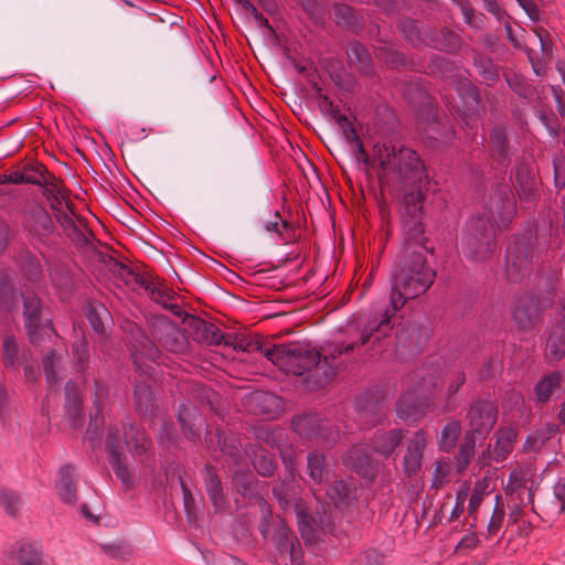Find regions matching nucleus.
<instances>
[{"label":"nucleus","instance_id":"nucleus-1","mask_svg":"<svg viewBox=\"0 0 565 565\" xmlns=\"http://www.w3.org/2000/svg\"><path fill=\"white\" fill-rule=\"evenodd\" d=\"M224 343L232 345L236 351L263 353L286 373L302 376L306 385L313 390L332 382L343 366L341 355L352 352L355 348L354 343H350L343 348L334 347L326 353L299 342L266 348L260 337L252 334H236L234 338L226 335Z\"/></svg>","mask_w":565,"mask_h":565},{"label":"nucleus","instance_id":"nucleus-2","mask_svg":"<svg viewBox=\"0 0 565 565\" xmlns=\"http://www.w3.org/2000/svg\"><path fill=\"white\" fill-rule=\"evenodd\" d=\"M418 234L409 235L407 228L404 232V246L401 259L394 267L391 282V306L385 310L380 321L370 322L361 333V344L379 342L386 337L391 328V318L397 310L412 299L424 295L434 282L435 271L427 265L426 237L424 236L423 222L418 224Z\"/></svg>","mask_w":565,"mask_h":565},{"label":"nucleus","instance_id":"nucleus-3","mask_svg":"<svg viewBox=\"0 0 565 565\" xmlns=\"http://www.w3.org/2000/svg\"><path fill=\"white\" fill-rule=\"evenodd\" d=\"M374 157L385 181L396 185L401 192L402 227L416 236L429 184L424 161L415 150L391 143L375 145Z\"/></svg>","mask_w":565,"mask_h":565},{"label":"nucleus","instance_id":"nucleus-4","mask_svg":"<svg viewBox=\"0 0 565 565\" xmlns=\"http://www.w3.org/2000/svg\"><path fill=\"white\" fill-rule=\"evenodd\" d=\"M515 215V201L508 185H498L486 201L483 211L470 218L462 232L463 255L473 260L488 259L497 248V233L507 228Z\"/></svg>","mask_w":565,"mask_h":565},{"label":"nucleus","instance_id":"nucleus-5","mask_svg":"<svg viewBox=\"0 0 565 565\" xmlns=\"http://www.w3.org/2000/svg\"><path fill=\"white\" fill-rule=\"evenodd\" d=\"M262 520L259 532L265 539L271 537L280 555H289L294 562L300 556V546L292 531L280 518H274L266 501L259 503Z\"/></svg>","mask_w":565,"mask_h":565},{"label":"nucleus","instance_id":"nucleus-6","mask_svg":"<svg viewBox=\"0 0 565 565\" xmlns=\"http://www.w3.org/2000/svg\"><path fill=\"white\" fill-rule=\"evenodd\" d=\"M23 300L24 328L30 342L40 347L56 339V331L51 320L43 317L42 302L34 291L25 290L21 294Z\"/></svg>","mask_w":565,"mask_h":565},{"label":"nucleus","instance_id":"nucleus-7","mask_svg":"<svg viewBox=\"0 0 565 565\" xmlns=\"http://www.w3.org/2000/svg\"><path fill=\"white\" fill-rule=\"evenodd\" d=\"M536 241V236L529 232L508 247L505 275L510 281L518 282L530 273L531 264L537 257Z\"/></svg>","mask_w":565,"mask_h":565},{"label":"nucleus","instance_id":"nucleus-8","mask_svg":"<svg viewBox=\"0 0 565 565\" xmlns=\"http://www.w3.org/2000/svg\"><path fill=\"white\" fill-rule=\"evenodd\" d=\"M295 513L301 537L306 543L317 542L323 534L333 531L335 516L330 508L322 505V512H312L298 502L295 504Z\"/></svg>","mask_w":565,"mask_h":565},{"label":"nucleus","instance_id":"nucleus-9","mask_svg":"<svg viewBox=\"0 0 565 565\" xmlns=\"http://www.w3.org/2000/svg\"><path fill=\"white\" fill-rule=\"evenodd\" d=\"M294 430L301 437L317 443H333L338 431L334 425L320 414H302L294 418Z\"/></svg>","mask_w":565,"mask_h":565},{"label":"nucleus","instance_id":"nucleus-10","mask_svg":"<svg viewBox=\"0 0 565 565\" xmlns=\"http://www.w3.org/2000/svg\"><path fill=\"white\" fill-rule=\"evenodd\" d=\"M535 490L534 472L530 468L516 467L510 472L505 493L518 509L533 502Z\"/></svg>","mask_w":565,"mask_h":565},{"label":"nucleus","instance_id":"nucleus-11","mask_svg":"<svg viewBox=\"0 0 565 565\" xmlns=\"http://www.w3.org/2000/svg\"><path fill=\"white\" fill-rule=\"evenodd\" d=\"M43 352L42 365L49 385L58 384L65 376V366L67 363V351L58 334L51 342L42 344Z\"/></svg>","mask_w":565,"mask_h":565},{"label":"nucleus","instance_id":"nucleus-12","mask_svg":"<svg viewBox=\"0 0 565 565\" xmlns=\"http://www.w3.org/2000/svg\"><path fill=\"white\" fill-rule=\"evenodd\" d=\"M511 317L518 330L524 332L533 330L542 319L539 299L530 295L515 298L511 307Z\"/></svg>","mask_w":565,"mask_h":565},{"label":"nucleus","instance_id":"nucleus-13","mask_svg":"<svg viewBox=\"0 0 565 565\" xmlns=\"http://www.w3.org/2000/svg\"><path fill=\"white\" fill-rule=\"evenodd\" d=\"M469 431L476 438L487 436L497 422V409L491 402H476L468 413Z\"/></svg>","mask_w":565,"mask_h":565},{"label":"nucleus","instance_id":"nucleus-14","mask_svg":"<svg viewBox=\"0 0 565 565\" xmlns=\"http://www.w3.org/2000/svg\"><path fill=\"white\" fill-rule=\"evenodd\" d=\"M429 330L418 324H409L396 333V347L401 353L416 354L427 344Z\"/></svg>","mask_w":565,"mask_h":565},{"label":"nucleus","instance_id":"nucleus-15","mask_svg":"<svg viewBox=\"0 0 565 565\" xmlns=\"http://www.w3.org/2000/svg\"><path fill=\"white\" fill-rule=\"evenodd\" d=\"M355 407L365 425H375L384 415L385 404L377 392H366L358 397Z\"/></svg>","mask_w":565,"mask_h":565},{"label":"nucleus","instance_id":"nucleus-16","mask_svg":"<svg viewBox=\"0 0 565 565\" xmlns=\"http://www.w3.org/2000/svg\"><path fill=\"white\" fill-rule=\"evenodd\" d=\"M128 275L131 276V278L137 285L142 287L148 292V295L153 301L160 303L161 306L169 309L177 316L181 315L180 307L177 303L172 302L173 295L169 289L162 288L159 282L149 280L131 270H128Z\"/></svg>","mask_w":565,"mask_h":565},{"label":"nucleus","instance_id":"nucleus-17","mask_svg":"<svg viewBox=\"0 0 565 565\" xmlns=\"http://www.w3.org/2000/svg\"><path fill=\"white\" fill-rule=\"evenodd\" d=\"M514 186L521 201H535L537 181L535 179L534 169L530 163L522 161L518 164Z\"/></svg>","mask_w":565,"mask_h":565},{"label":"nucleus","instance_id":"nucleus-18","mask_svg":"<svg viewBox=\"0 0 565 565\" xmlns=\"http://www.w3.org/2000/svg\"><path fill=\"white\" fill-rule=\"evenodd\" d=\"M326 495L335 510H349L355 501L354 488L344 480L329 481Z\"/></svg>","mask_w":565,"mask_h":565},{"label":"nucleus","instance_id":"nucleus-19","mask_svg":"<svg viewBox=\"0 0 565 565\" xmlns=\"http://www.w3.org/2000/svg\"><path fill=\"white\" fill-rule=\"evenodd\" d=\"M203 483L214 511L216 513L225 512L228 508V501L224 493L221 479L211 466H205L204 468Z\"/></svg>","mask_w":565,"mask_h":565},{"label":"nucleus","instance_id":"nucleus-20","mask_svg":"<svg viewBox=\"0 0 565 565\" xmlns=\"http://www.w3.org/2000/svg\"><path fill=\"white\" fill-rule=\"evenodd\" d=\"M106 447L109 454L110 463L116 476L121 480L124 484L129 486L131 482V473L127 465L121 459L119 452L121 449V439L119 438V433L117 429L110 428L108 430Z\"/></svg>","mask_w":565,"mask_h":565},{"label":"nucleus","instance_id":"nucleus-21","mask_svg":"<svg viewBox=\"0 0 565 565\" xmlns=\"http://www.w3.org/2000/svg\"><path fill=\"white\" fill-rule=\"evenodd\" d=\"M565 391V375L554 371L545 374L535 385L534 392L540 403H547Z\"/></svg>","mask_w":565,"mask_h":565},{"label":"nucleus","instance_id":"nucleus-22","mask_svg":"<svg viewBox=\"0 0 565 565\" xmlns=\"http://www.w3.org/2000/svg\"><path fill=\"white\" fill-rule=\"evenodd\" d=\"M1 354L4 366L14 371L29 358V352L19 345L15 337L9 331L2 332Z\"/></svg>","mask_w":565,"mask_h":565},{"label":"nucleus","instance_id":"nucleus-23","mask_svg":"<svg viewBox=\"0 0 565 565\" xmlns=\"http://www.w3.org/2000/svg\"><path fill=\"white\" fill-rule=\"evenodd\" d=\"M307 473L316 484L329 482L333 477V470L330 461L318 450H312L308 454Z\"/></svg>","mask_w":565,"mask_h":565},{"label":"nucleus","instance_id":"nucleus-24","mask_svg":"<svg viewBox=\"0 0 565 565\" xmlns=\"http://www.w3.org/2000/svg\"><path fill=\"white\" fill-rule=\"evenodd\" d=\"M545 355L552 362L559 361L565 356V313L552 326L546 341Z\"/></svg>","mask_w":565,"mask_h":565},{"label":"nucleus","instance_id":"nucleus-25","mask_svg":"<svg viewBox=\"0 0 565 565\" xmlns=\"http://www.w3.org/2000/svg\"><path fill=\"white\" fill-rule=\"evenodd\" d=\"M425 447L426 435L423 430H418L411 439L404 457V469L407 476L416 475L420 470Z\"/></svg>","mask_w":565,"mask_h":565},{"label":"nucleus","instance_id":"nucleus-26","mask_svg":"<svg viewBox=\"0 0 565 565\" xmlns=\"http://www.w3.org/2000/svg\"><path fill=\"white\" fill-rule=\"evenodd\" d=\"M343 463L362 477L369 479L374 477V465L365 449L360 446H354L348 450L343 456Z\"/></svg>","mask_w":565,"mask_h":565},{"label":"nucleus","instance_id":"nucleus-27","mask_svg":"<svg viewBox=\"0 0 565 565\" xmlns=\"http://www.w3.org/2000/svg\"><path fill=\"white\" fill-rule=\"evenodd\" d=\"M26 216L31 231L36 235L46 236L53 231V221L42 205L30 203L26 206Z\"/></svg>","mask_w":565,"mask_h":565},{"label":"nucleus","instance_id":"nucleus-28","mask_svg":"<svg viewBox=\"0 0 565 565\" xmlns=\"http://www.w3.org/2000/svg\"><path fill=\"white\" fill-rule=\"evenodd\" d=\"M335 23L352 33H359L363 29V17L352 7L345 3H335L333 7Z\"/></svg>","mask_w":565,"mask_h":565},{"label":"nucleus","instance_id":"nucleus-29","mask_svg":"<svg viewBox=\"0 0 565 565\" xmlns=\"http://www.w3.org/2000/svg\"><path fill=\"white\" fill-rule=\"evenodd\" d=\"M124 444L136 455L145 454L150 447V439L146 433L127 418L124 423Z\"/></svg>","mask_w":565,"mask_h":565},{"label":"nucleus","instance_id":"nucleus-30","mask_svg":"<svg viewBox=\"0 0 565 565\" xmlns=\"http://www.w3.org/2000/svg\"><path fill=\"white\" fill-rule=\"evenodd\" d=\"M423 405L417 391H409L403 394L396 403L398 417L403 419L417 420L423 415Z\"/></svg>","mask_w":565,"mask_h":565},{"label":"nucleus","instance_id":"nucleus-31","mask_svg":"<svg viewBox=\"0 0 565 565\" xmlns=\"http://www.w3.org/2000/svg\"><path fill=\"white\" fill-rule=\"evenodd\" d=\"M349 64L358 72L370 75L373 72L372 58L366 47L358 42H351L347 50Z\"/></svg>","mask_w":565,"mask_h":565},{"label":"nucleus","instance_id":"nucleus-32","mask_svg":"<svg viewBox=\"0 0 565 565\" xmlns=\"http://www.w3.org/2000/svg\"><path fill=\"white\" fill-rule=\"evenodd\" d=\"M516 438L518 433L512 428L500 429L495 433V443L492 446L494 462L500 463L508 459Z\"/></svg>","mask_w":565,"mask_h":565},{"label":"nucleus","instance_id":"nucleus-33","mask_svg":"<svg viewBox=\"0 0 565 565\" xmlns=\"http://www.w3.org/2000/svg\"><path fill=\"white\" fill-rule=\"evenodd\" d=\"M403 437V429H392L390 431L376 433L372 440V448L376 452L388 457L399 446Z\"/></svg>","mask_w":565,"mask_h":565},{"label":"nucleus","instance_id":"nucleus-34","mask_svg":"<svg viewBox=\"0 0 565 565\" xmlns=\"http://www.w3.org/2000/svg\"><path fill=\"white\" fill-rule=\"evenodd\" d=\"M57 489L65 503L76 501V475L73 466L65 465L60 469Z\"/></svg>","mask_w":565,"mask_h":565},{"label":"nucleus","instance_id":"nucleus-35","mask_svg":"<svg viewBox=\"0 0 565 565\" xmlns=\"http://www.w3.org/2000/svg\"><path fill=\"white\" fill-rule=\"evenodd\" d=\"M178 419L188 438L193 439L199 435L203 420L196 407L182 405L179 409Z\"/></svg>","mask_w":565,"mask_h":565},{"label":"nucleus","instance_id":"nucleus-36","mask_svg":"<svg viewBox=\"0 0 565 565\" xmlns=\"http://www.w3.org/2000/svg\"><path fill=\"white\" fill-rule=\"evenodd\" d=\"M85 313L96 333H106L107 324L110 321V313L102 302L88 303L85 308Z\"/></svg>","mask_w":565,"mask_h":565},{"label":"nucleus","instance_id":"nucleus-37","mask_svg":"<svg viewBox=\"0 0 565 565\" xmlns=\"http://www.w3.org/2000/svg\"><path fill=\"white\" fill-rule=\"evenodd\" d=\"M12 556L20 565H49L43 558L41 547L36 543H22Z\"/></svg>","mask_w":565,"mask_h":565},{"label":"nucleus","instance_id":"nucleus-38","mask_svg":"<svg viewBox=\"0 0 565 565\" xmlns=\"http://www.w3.org/2000/svg\"><path fill=\"white\" fill-rule=\"evenodd\" d=\"M490 143L492 157L499 164L505 167L510 161V153L507 147V136L502 127H494L491 131Z\"/></svg>","mask_w":565,"mask_h":565},{"label":"nucleus","instance_id":"nucleus-39","mask_svg":"<svg viewBox=\"0 0 565 565\" xmlns=\"http://www.w3.org/2000/svg\"><path fill=\"white\" fill-rule=\"evenodd\" d=\"M44 172H47L44 166L39 163H31L24 166V168L21 171H13L11 180L13 184H43Z\"/></svg>","mask_w":565,"mask_h":565},{"label":"nucleus","instance_id":"nucleus-40","mask_svg":"<svg viewBox=\"0 0 565 565\" xmlns=\"http://www.w3.org/2000/svg\"><path fill=\"white\" fill-rule=\"evenodd\" d=\"M194 329L195 340L207 344H221L226 337L215 324L202 319L194 320Z\"/></svg>","mask_w":565,"mask_h":565},{"label":"nucleus","instance_id":"nucleus-41","mask_svg":"<svg viewBox=\"0 0 565 565\" xmlns=\"http://www.w3.org/2000/svg\"><path fill=\"white\" fill-rule=\"evenodd\" d=\"M248 401L250 405L255 406V411L268 416H274L280 409V401L273 394L255 392Z\"/></svg>","mask_w":565,"mask_h":565},{"label":"nucleus","instance_id":"nucleus-42","mask_svg":"<svg viewBox=\"0 0 565 565\" xmlns=\"http://www.w3.org/2000/svg\"><path fill=\"white\" fill-rule=\"evenodd\" d=\"M399 28L405 40L411 44H428L430 32L428 30H423L418 22L412 19H405L401 22Z\"/></svg>","mask_w":565,"mask_h":565},{"label":"nucleus","instance_id":"nucleus-43","mask_svg":"<svg viewBox=\"0 0 565 565\" xmlns=\"http://www.w3.org/2000/svg\"><path fill=\"white\" fill-rule=\"evenodd\" d=\"M428 44L439 50L455 52L460 49L461 41L458 34L444 28L435 36L429 34Z\"/></svg>","mask_w":565,"mask_h":565},{"label":"nucleus","instance_id":"nucleus-44","mask_svg":"<svg viewBox=\"0 0 565 565\" xmlns=\"http://www.w3.org/2000/svg\"><path fill=\"white\" fill-rule=\"evenodd\" d=\"M273 492L284 509L290 507L298 494L297 482L294 476L291 475L289 478L275 486Z\"/></svg>","mask_w":565,"mask_h":565},{"label":"nucleus","instance_id":"nucleus-45","mask_svg":"<svg viewBox=\"0 0 565 565\" xmlns=\"http://www.w3.org/2000/svg\"><path fill=\"white\" fill-rule=\"evenodd\" d=\"M475 447L476 437L472 434H467L456 456L455 467L458 473H463L468 469L475 457Z\"/></svg>","mask_w":565,"mask_h":565},{"label":"nucleus","instance_id":"nucleus-46","mask_svg":"<svg viewBox=\"0 0 565 565\" xmlns=\"http://www.w3.org/2000/svg\"><path fill=\"white\" fill-rule=\"evenodd\" d=\"M15 306L13 275L0 271V307L11 311Z\"/></svg>","mask_w":565,"mask_h":565},{"label":"nucleus","instance_id":"nucleus-47","mask_svg":"<svg viewBox=\"0 0 565 565\" xmlns=\"http://www.w3.org/2000/svg\"><path fill=\"white\" fill-rule=\"evenodd\" d=\"M380 42H383V44L375 49V55L380 61L390 67H397L404 63L403 54L397 51L393 43L382 39H380Z\"/></svg>","mask_w":565,"mask_h":565},{"label":"nucleus","instance_id":"nucleus-48","mask_svg":"<svg viewBox=\"0 0 565 565\" xmlns=\"http://www.w3.org/2000/svg\"><path fill=\"white\" fill-rule=\"evenodd\" d=\"M135 406L140 415L147 416L153 411V395L149 385L140 383L135 388Z\"/></svg>","mask_w":565,"mask_h":565},{"label":"nucleus","instance_id":"nucleus-49","mask_svg":"<svg viewBox=\"0 0 565 565\" xmlns=\"http://www.w3.org/2000/svg\"><path fill=\"white\" fill-rule=\"evenodd\" d=\"M460 96L465 106V111L470 117L479 113L480 97L477 88L470 83H465L460 87Z\"/></svg>","mask_w":565,"mask_h":565},{"label":"nucleus","instance_id":"nucleus-50","mask_svg":"<svg viewBox=\"0 0 565 565\" xmlns=\"http://www.w3.org/2000/svg\"><path fill=\"white\" fill-rule=\"evenodd\" d=\"M461 435V425L459 422L448 423L441 430L439 439V448L443 451H450L457 444L459 436Z\"/></svg>","mask_w":565,"mask_h":565},{"label":"nucleus","instance_id":"nucleus-51","mask_svg":"<svg viewBox=\"0 0 565 565\" xmlns=\"http://www.w3.org/2000/svg\"><path fill=\"white\" fill-rule=\"evenodd\" d=\"M49 172H44V183L39 184L44 189V195L52 202V207L57 210V205L62 204V200L65 199L63 190L60 188L55 177L47 175Z\"/></svg>","mask_w":565,"mask_h":565},{"label":"nucleus","instance_id":"nucleus-52","mask_svg":"<svg viewBox=\"0 0 565 565\" xmlns=\"http://www.w3.org/2000/svg\"><path fill=\"white\" fill-rule=\"evenodd\" d=\"M298 3L316 25L323 23L326 13V3L323 0H298Z\"/></svg>","mask_w":565,"mask_h":565},{"label":"nucleus","instance_id":"nucleus-53","mask_svg":"<svg viewBox=\"0 0 565 565\" xmlns=\"http://www.w3.org/2000/svg\"><path fill=\"white\" fill-rule=\"evenodd\" d=\"M319 108L322 113L330 116L333 120H335L340 126H344L348 124V117L341 114L338 106L333 104V102L327 95H319L318 100Z\"/></svg>","mask_w":565,"mask_h":565},{"label":"nucleus","instance_id":"nucleus-54","mask_svg":"<svg viewBox=\"0 0 565 565\" xmlns=\"http://www.w3.org/2000/svg\"><path fill=\"white\" fill-rule=\"evenodd\" d=\"M254 467L262 476L269 477L275 471V463L270 454L267 450L260 449L255 454Z\"/></svg>","mask_w":565,"mask_h":565},{"label":"nucleus","instance_id":"nucleus-55","mask_svg":"<svg viewBox=\"0 0 565 565\" xmlns=\"http://www.w3.org/2000/svg\"><path fill=\"white\" fill-rule=\"evenodd\" d=\"M175 333V324L169 321L167 318L159 317L152 320L150 326V333L154 341L159 344L169 332Z\"/></svg>","mask_w":565,"mask_h":565},{"label":"nucleus","instance_id":"nucleus-56","mask_svg":"<svg viewBox=\"0 0 565 565\" xmlns=\"http://www.w3.org/2000/svg\"><path fill=\"white\" fill-rule=\"evenodd\" d=\"M20 495L10 489H0V504L10 515H15L21 507Z\"/></svg>","mask_w":565,"mask_h":565},{"label":"nucleus","instance_id":"nucleus-57","mask_svg":"<svg viewBox=\"0 0 565 565\" xmlns=\"http://www.w3.org/2000/svg\"><path fill=\"white\" fill-rule=\"evenodd\" d=\"M476 66L479 74L487 82H495L499 79V68L489 58L479 56L475 58Z\"/></svg>","mask_w":565,"mask_h":565},{"label":"nucleus","instance_id":"nucleus-58","mask_svg":"<svg viewBox=\"0 0 565 565\" xmlns=\"http://www.w3.org/2000/svg\"><path fill=\"white\" fill-rule=\"evenodd\" d=\"M65 398L68 412L75 418L81 413L82 399L73 382L65 385Z\"/></svg>","mask_w":565,"mask_h":565},{"label":"nucleus","instance_id":"nucleus-59","mask_svg":"<svg viewBox=\"0 0 565 565\" xmlns=\"http://www.w3.org/2000/svg\"><path fill=\"white\" fill-rule=\"evenodd\" d=\"M102 551L115 559H125L130 555L128 544L122 541H113L100 545Z\"/></svg>","mask_w":565,"mask_h":565},{"label":"nucleus","instance_id":"nucleus-60","mask_svg":"<svg viewBox=\"0 0 565 565\" xmlns=\"http://www.w3.org/2000/svg\"><path fill=\"white\" fill-rule=\"evenodd\" d=\"M160 345L168 351L179 352L183 350V348L185 347V338L182 334V332L175 327V334L172 331L169 332L160 342Z\"/></svg>","mask_w":565,"mask_h":565},{"label":"nucleus","instance_id":"nucleus-61","mask_svg":"<svg viewBox=\"0 0 565 565\" xmlns=\"http://www.w3.org/2000/svg\"><path fill=\"white\" fill-rule=\"evenodd\" d=\"M534 34L540 41L541 54L543 60H550L553 56V42L550 38V33L542 26H535L532 29Z\"/></svg>","mask_w":565,"mask_h":565},{"label":"nucleus","instance_id":"nucleus-62","mask_svg":"<svg viewBox=\"0 0 565 565\" xmlns=\"http://www.w3.org/2000/svg\"><path fill=\"white\" fill-rule=\"evenodd\" d=\"M460 10L467 24L477 30H481L483 28L486 20L484 14L481 12H476L469 2L463 3Z\"/></svg>","mask_w":565,"mask_h":565},{"label":"nucleus","instance_id":"nucleus-63","mask_svg":"<svg viewBox=\"0 0 565 565\" xmlns=\"http://www.w3.org/2000/svg\"><path fill=\"white\" fill-rule=\"evenodd\" d=\"M548 441L537 430L530 434L522 447L525 454H537L547 446Z\"/></svg>","mask_w":565,"mask_h":565},{"label":"nucleus","instance_id":"nucleus-64","mask_svg":"<svg viewBox=\"0 0 565 565\" xmlns=\"http://www.w3.org/2000/svg\"><path fill=\"white\" fill-rule=\"evenodd\" d=\"M502 370V361L499 355L489 356L479 371L482 380L494 377Z\"/></svg>","mask_w":565,"mask_h":565}]
</instances>
